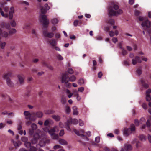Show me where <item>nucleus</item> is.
<instances>
[{
    "mask_svg": "<svg viewBox=\"0 0 151 151\" xmlns=\"http://www.w3.org/2000/svg\"><path fill=\"white\" fill-rule=\"evenodd\" d=\"M119 6L118 4L114 3H112L111 5L108 6V10L110 17L116 16L121 14L123 13V11L119 9Z\"/></svg>",
    "mask_w": 151,
    "mask_h": 151,
    "instance_id": "1",
    "label": "nucleus"
},
{
    "mask_svg": "<svg viewBox=\"0 0 151 151\" xmlns=\"http://www.w3.org/2000/svg\"><path fill=\"white\" fill-rule=\"evenodd\" d=\"M24 114L27 119L35 120L37 117L41 118L43 116V113L42 112L39 111L36 113H34L31 114L29 111H25L24 112Z\"/></svg>",
    "mask_w": 151,
    "mask_h": 151,
    "instance_id": "2",
    "label": "nucleus"
},
{
    "mask_svg": "<svg viewBox=\"0 0 151 151\" xmlns=\"http://www.w3.org/2000/svg\"><path fill=\"white\" fill-rule=\"evenodd\" d=\"M76 78L75 76L72 75L70 77H69L67 73H65L63 75L62 78V82L65 83V86L68 87L71 86V84L70 83H68L69 81L74 82L76 80Z\"/></svg>",
    "mask_w": 151,
    "mask_h": 151,
    "instance_id": "3",
    "label": "nucleus"
},
{
    "mask_svg": "<svg viewBox=\"0 0 151 151\" xmlns=\"http://www.w3.org/2000/svg\"><path fill=\"white\" fill-rule=\"evenodd\" d=\"M41 12L42 14L40 15V22L42 24L43 27L47 28L49 24V21L47 19L46 15L43 14H45L47 12L46 9L42 7L41 9Z\"/></svg>",
    "mask_w": 151,
    "mask_h": 151,
    "instance_id": "4",
    "label": "nucleus"
},
{
    "mask_svg": "<svg viewBox=\"0 0 151 151\" xmlns=\"http://www.w3.org/2000/svg\"><path fill=\"white\" fill-rule=\"evenodd\" d=\"M13 27H14L16 25V23L14 20H12L10 22V23H5L4 24V26L7 29L9 30V34H12L15 33L16 32V29H10V25Z\"/></svg>",
    "mask_w": 151,
    "mask_h": 151,
    "instance_id": "5",
    "label": "nucleus"
},
{
    "mask_svg": "<svg viewBox=\"0 0 151 151\" xmlns=\"http://www.w3.org/2000/svg\"><path fill=\"white\" fill-rule=\"evenodd\" d=\"M78 120L76 119H72L70 118L69 119H68L67 122L65 123V127L67 130L69 131L71 130L70 127V125L72 124H76L78 123Z\"/></svg>",
    "mask_w": 151,
    "mask_h": 151,
    "instance_id": "6",
    "label": "nucleus"
},
{
    "mask_svg": "<svg viewBox=\"0 0 151 151\" xmlns=\"http://www.w3.org/2000/svg\"><path fill=\"white\" fill-rule=\"evenodd\" d=\"M12 76V73L11 72H8L4 74L3 76V78L6 80V83L8 86L11 87L14 86V83L11 81V79L9 78Z\"/></svg>",
    "mask_w": 151,
    "mask_h": 151,
    "instance_id": "7",
    "label": "nucleus"
},
{
    "mask_svg": "<svg viewBox=\"0 0 151 151\" xmlns=\"http://www.w3.org/2000/svg\"><path fill=\"white\" fill-rule=\"evenodd\" d=\"M135 128L134 125L133 124L131 125L130 128H125L123 130L124 135L126 137L128 136L132 131L135 130Z\"/></svg>",
    "mask_w": 151,
    "mask_h": 151,
    "instance_id": "8",
    "label": "nucleus"
},
{
    "mask_svg": "<svg viewBox=\"0 0 151 151\" xmlns=\"http://www.w3.org/2000/svg\"><path fill=\"white\" fill-rule=\"evenodd\" d=\"M57 128V126L49 130L47 129V131H48V133L51 135V137L53 139H57L59 138V136L58 134H56L55 133V132L56 129Z\"/></svg>",
    "mask_w": 151,
    "mask_h": 151,
    "instance_id": "9",
    "label": "nucleus"
},
{
    "mask_svg": "<svg viewBox=\"0 0 151 151\" xmlns=\"http://www.w3.org/2000/svg\"><path fill=\"white\" fill-rule=\"evenodd\" d=\"M31 128L29 129V134L30 135H32L34 134L38 133L37 132V126L35 124H32L31 126Z\"/></svg>",
    "mask_w": 151,
    "mask_h": 151,
    "instance_id": "10",
    "label": "nucleus"
},
{
    "mask_svg": "<svg viewBox=\"0 0 151 151\" xmlns=\"http://www.w3.org/2000/svg\"><path fill=\"white\" fill-rule=\"evenodd\" d=\"M31 136H33V138L31 141L32 143L34 144H36L40 137L39 134L38 133H36Z\"/></svg>",
    "mask_w": 151,
    "mask_h": 151,
    "instance_id": "11",
    "label": "nucleus"
},
{
    "mask_svg": "<svg viewBox=\"0 0 151 151\" xmlns=\"http://www.w3.org/2000/svg\"><path fill=\"white\" fill-rule=\"evenodd\" d=\"M141 25L142 27L145 26L149 29L150 26H151V21L150 22L148 20H146L142 22Z\"/></svg>",
    "mask_w": 151,
    "mask_h": 151,
    "instance_id": "12",
    "label": "nucleus"
},
{
    "mask_svg": "<svg viewBox=\"0 0 151 151\" xmlns=\"http://www.w3.org/2000/svg\"><path fill=\"white\" fill-rule=\"evenodd\" d=\"M132 64L134 65H135L137 63H141L142 62L140 58L138 56H136L135 57L134 59H133L132 60Z\"/></svg>",
    "mask_w": 151,
    "mask_h": 151,
    "instance_id": "13",
    "label": "nucleus"
},
{
    "mask_svg": "<svg viewBox=\"0 0 151 151\" xmlns=\"http://www.w3.org/2000/svg\"><path fill=\"white\" fill-rule=\"evenodd\" d=\"M43 34L45 37L51 38L53 37L54 34L52 32L48 33L47 30L43 31Z\"/></svg>",
    "mask_w": 151,
    "mask_h": 151,
    "instance_id": "14",
    "label": "nucleus"
},
{
    "mask_svg": "<svg viewBox=\"0 0 151 151\" xmlns=\"http://www.w3.org/2000/svg\"><path fill=\"white\" fill-rule=\"evenodd\" d=\"M73 131L77 135L81 136L82 137H83L85 138V139L87 140H88L89 139L88 137L83 134H80L79 132L76 129H73Z\"/></svg>",
    "mask_w": 151,
    "mask_h": 151,
    "instance_id": "15",
    "label": "nucleus"
},
{
    "mask_svg": "<svg viewBox=\"0 0 151 151\" xmlns=\"http://www.w3.org/2000/svg\"><path fill=\"white\" fill-rule=\"evenodd\" d=\"M124 148L125 151H130L132 150V146L131 145L125 144Z\"/></svg>",
    "mask_w": 151,
    "mask_h": 151,
    "instance_id": "16",
    "label": "nucleus"
},
{
    "mask_svg": "<svg viewBox=\"0 0 151 151\" xmlns=\"http://www.w3.org/2000/svg\"><path fill=\"white\" fill-rule=\"evenodd\" d=\"M8 35V33L4 31L2 29H0V35L4 37H6Z\"/></svg>",
    "mask_w": 151,
    "mask_h": 151,
    "instance_id": "17",
    "label": "nucleus"
},
{
    "mask_svg": "<svg viewBox=\"0 0 151 151\" xmlns=\"http://www.w3.org/2000/svg\"><path fill=\"white\" fill-rule=\"evenodd\" d=\"M143 87L146 88L149 87V85L148 83H146L145 80L143 79H141L140 81Z\"/></svg>",
    "mask_w": 151,
    "mask_h": 151,
    "instance_id": "18",
    "label": "nucleus"
},
{
    "mask_svg": "<svg viewBox=\"0 0 151 151\" xmlns=\"http://www.w3.org/2000/svg\"><path fill=\"white\" fill-rule=\"evenodd\" d=\"M53 123V122L50 119H48L46 120L44 123V125L45 126H47L49 124H51Z\"/></svg>",
    "mask_w": 151,
    "mask_h": 151,
    "instance_id": "19",
    "label": "nucleus"
},
{
    "mask_svg": "<svg viewBox=\"0 0 151 151\" xmlns=\"http://www.w3.org/2000/svg\"><path fill=\"white\" fill-rule=\"evenodd\" d=\"M14 12V8L13 7H11L10 8V11L9 12V18L10 19H12L13 17V13Z\"/></svg>",
    "mask_w": 151,
    "mask_h": 151,
    "instance_id": "20",
    "label": "nucleus"
},
{
    "mask_svg": "<svg viewBox=\"0 0 151 151\" xmlns=\"http://www.w3.org/2000/svg\"><path fill=\"white\" fill-rule=\"evenodd\" d=\"M1 97L2 98H6V97H8L9 101L10 103H12L13 102V100L12 99H11V98H10V97L8 96H7L6 94L2 93L1 94Z\"/></svg>",
    "mask_w": 151,
    "mask_h": 151,
    "instance_id": "21",
    "label": "nucleus"
},
{
    "mask_svg": "<svg viewBox=\"0 0 151 151\" xmlns=\"http://www.w3.org/2000/svg\"><path fill=\"white\" fill-rule=\"evenodd\" d=\"M49 43L53 47H55L56 45L57 42L55 39H51L48 41Z\"/></svg>",
    "mask_w": 151,
    "mask_h": 151,
    "instance_id": "22",
    "label": "nucleus"
},
{
    "mask_svg": "<svg viewBox=\"0 0 151 151\" xmlns=\"http://www.w3.org/2000/svg\"><path fill=\"white\" fill-rule=\"evenodd\" d=\"M18 77L20 84H22L24 82V76L23 75H18Z\"/></svg>",
    "mask_w": 151,
    "mask_h": 151,
    "instance_id": "23",
    "label": "nucleus"
},
{
    "mask_svg": "<svg viewBox=\"0 0 151 151\" xmlns=\"http://www.w3.org/2000/svg\"><path fill=\"white\" fill-rule=\"evenodd\" d=\"M13 144L15 147L17 148L20 146L21 144V142L20 141H17L14 142Z\"/></svg>",
    "mask_w": 151,
    "mask_h": 151,
    "instance_id": "24",
    "label": "nucleus"
},
{
    "mask_svg": "<svg viewBox=\"0 0 151 151\" xmlns=\"http://www.w3.org/2000/svg\"><path fill=\"white\" fill-rule=\"evenodd\" d=\"M136 73L137 75L139 76L142 73V67L139 66L136 70Z\"/></svg>",
    "mask_w": 151,
    "mask_h": 151,
    "instance_id": "25",
    "label": "nucleus"
},
{
    "mask_svg": "<svg viewBox=\"0 0 151 151\" xmlns=\"http://www.w3.org/2000/svg\"><path fill=\"white\" fill-rule=\"evenodd\" d=\"M59 143L62 145H67V142L65 139H60L59 140Z\"/></svg>",
    "mask_w": 151,
    "mask_h": 151,
    "instance_id": "26",
    "label": "nucleus"
},
{
    "mask_svg": "<svg viewBox=\"0 0 151 151\" xmlns=\"http://www.w3.org/2000/svg\"><path fill=\"white\" fill-rule=\"evenodd\" d=\"M73 114L74 115H77L78 114V111L77 110V108L76 106H74L73 107Z\"/></svg>",
    "mask_w": 151,
    "mask_h": 151,
    "instance_id": "27",
    "label": "nucleus"
},
{
    "mask_svg": "<svg viewBox=\"0 0 151 151\" xmlns=\"http://www.w3.org/2000/svg\"><path fill=\"white\" fill-rule=\"evenodd\" d=\"M147 127L149 128V130L151 132V121L148 120L146 122Z\"/></svg>",
    "mask_w": 151,
    "mask_h": 151,
    "instance_id": "28",
    "label": "nucleus"
},
{
    "mask_svg": "<svg viewBox=\"0 0 151 151\" xmlns=\"http://www.w3.org/2000/svg\"><path fill=\"white\" fill-rule=\"evenodd\" d=\"M52 117L56 121H59L60 119V116L58 115H52Z\"/></svg>",
    "mask_w": 151,
    "mask_h": 151,
    "instance_id": "29",
    "label": "nucleus"
},
{
    "mask_svg": "<svg viewBox=\"0 0 151 151\" xmlns=\"http://www.w3.org/2000/svg\"><path fill=\"white\" fill-rule=\"evenodd\" d=\"M139 138L141 141H145L146 140L147 137L143 134H141L139 137Z\"/></svg>",
    "mask_w": 151,
    "mask_h": 151,
    "instance_id": "30",
    "label": "nucleus"
},
{
    "mask_svg": "<svg viewBox=\"0 0 151 151\" xmlns=\"http://www.w3.org/2000/svg\"><path fill=\"white\" fill-rule=\"evenodd\" d=\"M66 93L69 98H70L72 96L73 93L70 92V91L69 90L66 89Z\"/></svg>",
    "mask_w": 151,
    "mask_h": 151,
    "instance_id": "31",
    "label": "nucleus"
},
{
    "mask_svg": "<svg viewBox=\"0 0 151 151\" xmlns=\"http://www.w3.org/2000/svg\"><path fill=\"white\" fill-rule=\"evenodd\" d=\"M71 109L70 107L68 106H66L65 107V111L66 113L69 114L70 112Z\"/></svg>",
    "mask_w": 151,
    "mask_h": 151,
    "instance_id": "32",
    "label": "nucleus"
},
{
    "mask_svg": "<svg viewBox=\"0 0 151 151\" xmlns=\"http://www.w3.org/2000/svg\"><path fill=\"white\" fill-rule=\"evenodd\" d=\"M24 145L27 148H29L31 147V143L30 142L27 141V142H24Z\"/></svg>",
    "mask_w": 151,
    "mask_h": 151,
    "instance_id": "33",
    "label": "nucleus"
},
{
    "mask_svg": "<svg viewBox=\"0 0 151 151\" xmlns=\"http://www.w3.org/2000/svg\"><path fill=\"white\" fill-rule=\"evenodd\" d=\"M107 22L111 25H113L114 23V19H111L108 20Z\"/></svg>",
    "mask_w": 151,
    "mask_h": 151,
    "instance_id": "34",
    "label": "nucleus"
},
{
    "mask_svg": "<svg viewBox=\"0 0 151 151\" xmlns=\"http://www.w3.org/2000/svg\"><path fill=\"white\" fill-rule=\"evenodd\" d=\"M61 102L63 104H65L66 102V98L64 96H62L61 99Z\"/></svg>",
    "mask_w": 151,
    "mask_h": 151,
    "instance_id": "35",
    "label": "nucleus"
},
{
    "mask_svg": "<svg viewBox=\"0 0 151 151\" xmlns=\"http://www.w3.org/2000/svg\"><path fill=\"white\" fill-rule=\"evenodd\" d=\"M52 23L54 24H57L58 22V20L56 18H54L51 20Z\"/></svg>",
    "mask_w": 151,
    "mask_h": 151,
    "instance_id": "36",
    "label": "nucleus"
},
{
    "mask_svg": "<svg viewBox=\"0 0 151 151\" xmlns=\"http://www.w3.org/2000/svg\"><path fill=\"white\" fill-rule=\"evenodd\" d=\"M68 73L70 74H72L74 72L73 70L71 68H68L67 70Z\"/></svg>",
    "mask_w": 151,
    "mask_h": 151,
    "instance_id": "37",
    "label": "nucleus"
},
{
    "mask_svg": "<svg viewBox=\"0 0 151 151\" xmlns=\"http://www.w3.org/2000/svg\"><path fill=\"white\" fill-rule=\"evenodd\" d=\"M78 83L79 84L81 85L84 83V80L83 79H80L78 81Z\"/></svg>",
    "mask_w": 151,
    "mask_h": 151,
    "instance_id": "38",
    "label": "nucleus"
},
{
    "mask_svg": "<svg viewBox=\"0 0 151 151\" xmlns=\"http://www.w3.org/2000/svg\"><path fill=\"white\" fill-rule=\"evenodd\" d=\"M28 138L26 137H23L21 138L22 141L24 142H27L28 141Z\"/></svg>",
    "mask_w": 151,
    "mask_h": 151,
    "instance_id": "39",
    "label": "nucleus"
},
{
    "mask_svg": "<svg viewBox=\"0 0 151 151\" xmlns=\"http://www.w3.org/2000/svg\"><path fill=\"white\" fill-rule=\"evenodd\" d=\"M54 113V111L51 110H48L46 111L45 112V114H53Z\"/></svg>",
    "mask_w": 151,
    "mask_h": 151,
    "instance_id": "40",
    "label": "nucleus"
},
{
    "mask_svg": "<svg viewBox=\"0 0 151 151\" xmlns=\"http://www.w3.org/2000/svg\"><path fill=\"white\" fill-rule=\"evenodd\" d=\"M56 57L59 60H62L63 59L62 56L60 54H58L56 55Z\"/></svg>",
    "mask_w": 151,
    "mask_h": 151,
    "instance_id": "41",
    "label": "nucleus"
},
{
    "mask_svg": "<svg viewBox=\"0 0 151 151\" xmlns=\"http://www.w3.org/2000/svg\"><path fill=\"white\" fill-rule=\"evenodd\" d=\"M146 100L147 101H150L151 99V96L149 94H147L146 97Z\"/></svg>",
    "mask_w": 151,
    "mask_h": 151,
    "instance_id": "42",
    "label": "nucleus"
},
{
    "mask_svg": "<svg viewBox=\"0 0 151 151\" xmlns=\"http://www.w3.org/2000/svg\"><path fill=\"white\" fill-rule=\"evenodd\" d=\"M37 149L34 146H31L30 148L29 151H37Z\"/></svg>",
    "mask_w": 151,
    "mask_h": 151,
    "instance_id": "43",
    "label": "nucleus"
},
{
    "mask_svg": "<svg viewBox=\"0 0 151 151\" xmlns=\"http://www.w3.org/2000/svg\"><path fill=\"white\" fill-rule=\"evenodd\" d=\"M127 54V51L125 50L124 49H123L122 50V54L123 56H125Z\"/></svg>",
    "mask_w": 151,
    "mask_h": 151,
    "instance_id": "44",
    "label": "nucleus"
},
{
    "mask_svg": "<svg viewBox=\"0 0 151 151\" xmlns=\"http://www.w3.org/2000/svg\"><path fill=\"white\" fill-rule=\"evenodd\" d=\"M79 20H76L74 22L73 25L75 27H77L78 24Z\"/></svg>",
    "mask_w": 151,
    "mask_h": 151,
    "instance_id": "45",
    "label": "nucleus"
},
{
    "mask_svg": "<svg viewBox=\"0 0 151 151\" xmlns=\"http://www.w3.org/2000/svg\"><path fill=\"white\" fill-rule=\"evenodd\" d=\"M100 140V137L99 136L95 138V142L97 143H98L99 142Z\"/></svg>",
    "mask_w": 151,
    "mask_h": 151,
    "instance_id": "46",
    "label": "nucleus"
},
{
    "mask_svg": "<svg viewBox=\"0 0 151 151\" xmlns=\"http://www.w3.org/2000/svg\"><path fill=\"white\" fill-rule=\"evenodd\" d=\"M142 107L145 109H146L147 107V104L145 103L142 104Z\"/></svg>",
    "mask_w": 151,
    "mask_h": 151,
    "instance_id": "47",
    "label": "nucleus"
},
{
    "mask_svg": "<svg viewBox=\"0 0 151 151\" xmlns=\"http://www.w3.org/2000/svg\"><path fill=\"white\" fill-rule=\"evenodd\" d=\"M109 35L111 37H112L114 35V32L112 31H111L109 32Z\"/></svg>",
    "mask_w": 151,
    "mask_h": 151,
    "instance_id": "48",
    "label": "nucleus"
},
{
    "mask_svg": "<svg viewBox=\"0 0 151 151\" xmlns=\"http://www.w3.org/2000/svg\"><path fill=\"white\" fill-rule=\"evenodd\" d=\"M64 134V130L63 129H62L61 130H60L59 134L60 136H63Z\"/></svg>",
    "mask_w": 151,
    "mask_h": 151,
    "instance_id": "49",
    "label": "nucleus"
},
{
    "mask_svg": "<svg viewBox=\"0 0 151 151\" xmlns=\"http://www.w3.org/2000/svg\"><path fill=\"white\" fill-rule=\"evenodd\" d=\"M140 12L138 10H136L135 11L134 13L136 16H138L140 14Z\"/></svg>",
    "mask_w": 151,
    "mask_h": 151,
    "instance_id": "50",
    "label": "nucleus"
},
{
    "mask_svg": "<svg viewBox=\"0 0 151 151\" xmlns=\"http://www.w3.org/2000/svg\"><path fill=\"white\" fill-rule=\"evenodd\" d=\"M61 147V146L59 145H56L54 146L53 148L54 149H57L60 148Z\"/></svg>",
    "mask_w": 151,
    "mask_h": 151,
    "instance_id": "51",
    "label": "nucleus"
},
{
    "mask_svg": "<svg viewBox=\"0 0 151 151\" xmlns=\"http://www.w3.org/2000/svg\"><path fill=\"white\" fill-rule=\"evenodd\" d=\"M112 41L114 43H115L117 42L118 40L116 37H113L112 39Z\"/></svg>",
    "mask_w": 151,
    "mask_h": 151,
    "instance_id": "52",
    "label": "nucleus"
},
{
    "mask_svg": "<svg viewBox=\"0 0 151 151\" xmlns=\"http://www.w3.org/2000/svg\"><path fill=\"white\" fill-rule=\"evenodd\" d=\"M79 125L80 126H83L84 123L83 122L81 119H79Z\"/></svg>",
    "mask_w": 151,
    "mask_h": 151,
    "instance_id": "53",
    "label": "nucleus"
},
{
    "mask_svg": "<svg viewBox=\"0 0 151 151\" xmlns=\"http://www.w3.org/2000/svg\"><path fill=\"white\" fill-rule=\"evenodd\" d=\"M103 74L101 72H99L98 74V77L99 78H101Z\"/></svg>",
    "mask_w": 151,
    "mask_h": 151,
    "instance_id": "54",
    "label": "nucleus"
},
{
    "mask_svg": "<svg viewBox=\"0 0 151 151\" xmlns=\"http://www.w3.org/2000/svg\"><path fill=\"white\" fill-rule=\"evenodd\" d=\"M134 123L137 126H138L139 125V123L138 119H135L134 121Z\"/></svg>",
    "mask_w": 151,
    "mask_h": 151,
    "instance_id": "55",
    "label": "nucleus"
},
{
    "mask_svg": "<svg viewBox=\"0 0 151 151\" xmlns=\"http://www.w3.org/2000/svg\"><path fill=\"white\" fill-rule=\"evenodd\" d=\"M140 143L139 141H137L136 143V147L137 148H138L140 146Z\"/></svg>",
    "mask_w": 151,
    "mask_h": 151,
    "instance_id": "56",
    "label": "nucleus"
},
{
    "mask_svg": "<svg viewBox=\"0 0 151 151\" xmlns=\"http://www.w3.org/2000/svg\"><path fill=\"white\" fill-rule=\"evenodd\" d=\"M32 34L34 35L35 36H37V34L35 29H32Z\"/></svg>",
    "mask_w": 151,
    "mask_h": 151,
    "instance_id": "57",
    "label": "nucleus"
},
{
    "mask_svg": "<svg viewBox=\"0 0 151 151\" xmlns=\"http://www.w3.org/2000/svg\"><path fill=\"white\" fill-rule=\"evenodd\" d=\"M78 91L82 92L84 90V88L83 87H81L78 88Z\"/></svg>",
    "mask_w": 151,
    "mask_h": 151,
    "instance_id": "58",
    "label": "nucleus"
},
{
    "mask_svg": "<svg viewBox=\"0 0 151 151\" xmlns=\"http://www.w3.org/2000/svg\"><path fill=\"white\" fill-rule=\"evenodd\" d=\"M42 65H43L44 66H46L47 67V66L48 65V64H47L46 63V62L44 61V60H43L42 62Z\"/></svg>",
    "mask_w": 151,
    "mask_h": 151,
    "instance_id": "59",
    "label": "nucleus"
},
{
    "mask_svg": "<svg viewBox=\"0 0 151 151\" xmlns=\"http://www.w3.org/2000/svg\"><path fill=\"white\" fill-rule=\"evenodd\" d=\"M30 91L29 90L27 91L25 94V96L27 97H28L30 95Z\"/></svg>",
    "mask_w": 151,
    "mask_h": 151,
    "instance_id": "60",
    "label": "nucleus"
},
{
    "mask_svg": "<svg viewBox=\"0 0 151 151\" xmlns=\"http://www.w3.org/2000/svg\"><path fill=\"white\" fill-rule=\"evenodd\" d=\"M147 138L149 142L151 143V136L150 135H148Z\"/></svg>",
    "mask_w": 151,
    "mask_h": 151,
    "instance_id": "61",
    "label": "nucleus"
},
{
    "mask_svg": "<svg viewBox=\"0 0 151 151\" xmlns=\"http://www.w3.org/2000/svg\"><path fill=\"white\" fill-rule=\"evenodd\" d=\"M30 27V24H27L24 27V29H28Z\"/></svg>",
    "mask_w": 151,
    "mask_h": 151,
    "instance_id": "62",
    "label": "nucleus"
},
{
    "mask_svg": "<svg viewBox=\"0 0 151 151\" xmlns=\"http://www.w3.org/2000/svg\"><path fill=\"white\" fill-rule=\"evenodd\" d=\"M114 133L116 134H118L119 133V130L118 129H116L114 131Z\"/></svg>",
    "mask_w": 151,
    "mask_h": 151,
    "instance_id": "63",
    "label": "nucleus"
},
{
    "mask_svg": "<svg viewBox=\"0 0 151 151\" xmlns=\"http://www.w3.org/2000/svg\"><path fill=\"white\" fill-rule=\"evenodd\" d=\"M146 93L147 94H148L151 93V89H148L146 91Z\"/></svg>",
    "mask_w": 151,
    "mask_h": 151,
    "instance_id": "64",
    "label": "nucleus"
}]
</instances>
